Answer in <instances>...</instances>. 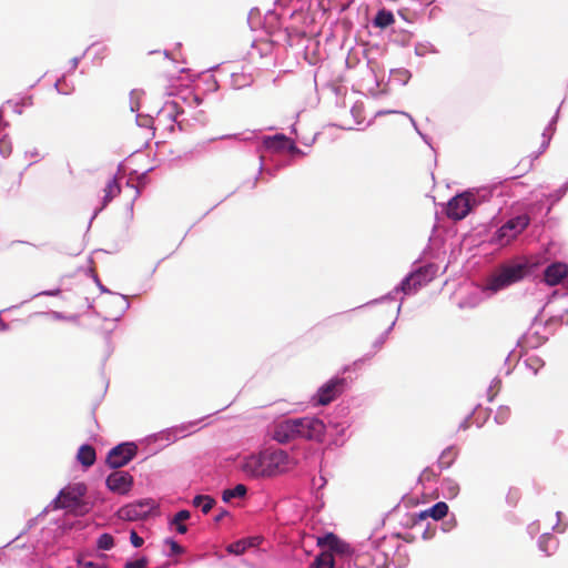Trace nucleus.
I'll list each match as a JSON object with an SVG mask.
<instances>
[{
    "mask_svg": "<svg viewBox=\"0 0 568 568\" xmlns=\"http://www.w3.org/2000/svg\"><path fill=\"white\" fill-rule=\"evenodd\" d=\"M568 275V266L565 263L556 262L546 267L544 280L549 286H555Z\"/></svg>",
    "mask_w": 568,
    "mask_h": 568,
    "instance_id": "2eb2a0df",
    "label": "nucleus"
},
{
    "mask_svg": "<svg viewBox=\"0 0 568 568\" xmlns=\"http://www.w3.org/2000/svg\"><path fill=\"white\" fill-rule=\"evenodd\" d=\"M190 516V511L183 509L178 511L173 519L171 520V524L176 527L179 534H185L187 531V527L186 525L183 524V521L187 520Z\"/></svg>",
    "mask_w": 568,
    "mask_h": 568,
    "instance_id": "b1692460",
    "label": "nucleus"
},
{
    "mask_svg": "<svg viewBox=\"0 0 568 568\" xmlns=\"http://www.w3.org/2000/svg\"><path fill=\"white\" fill-rule=\"evenodd\" d=\"M148 559L142 557L140 559H136L134 561H128L125 565H124V568H148Z\"/></svg>",
    "mask_w": 568,
    "mask_h": 568,
    "instance_id": "c85d7f7f",
    "label": "nucleus"
},
{
    "mask_svg": "<svg viewBox=\"0 0 568 568\" xmlns=\"http://www.w3.org/2000/svg\"><path fill=\"white\" fill-rule=\"evenodd\" d=\"M346 386L345 378H332L327 383H325L316 394V403L318 405L325 406L333 402L337 396H339Z\"/></svg>",
    "mask_w": 568,
    "mask_h": 568,
    "instance_id": "1a4fd4ad",
    "label": "nucleus"
},
{
    "mask_svg": "<svg viewBox=\"0 0 568 568\" xmlns=\"http://www.w3.org/2000/svg\"><path fill=\"white\" fill-rule=\"evenodd\" d=\"M529 225V217L527 215H519L509 221H507L499 230L498 236L499 239H510L516 237L519 233H521Z\"/></svg>",
    "mask_w": 568,
    "mask_h": 568,
    "instance_id": "ddd939ff",
    "label": "nucleus"
},
{
    "mask_svg": "<svg viewBox=\"0 0 568 568\" xmlns=\"http://www.w3.org/2000/svg\"><path fill=\"white\" fill-rule=\"evenodd\" d=\"M130 541L133 545V547L139 548L143 545L144 540L142 537H140L135 530H132L130 534Z\"/></svg>",
    "mask_w": 568,
    "mask_h": 568,
    "instance_id": "7c9ffc66",
    "label": "nucleus"
},
{
    "mask_svg": "<svg viewBox=\"0 0 568 568\" xmlns=\"http://www.w3.org/2000/svg\"><path fill=\"white\" fill-rule=\"evenodd\" d=\"M133 485V477L128 471L116 470L106 478L108 488L116 494H126Z\"/></svg>",
    "mask_w": 568,
    "mask_h": 568,
    "instance_id": "9b49d317",
    "label": "nucleus"
},
{
    "mask_svg": "<svg viewBox=\"0 0 568 568\" xmlns=\"http://www.w3.org/2000/svg\"><path fill=\"white\" fill-rule=\"evenodd\" d=\"M254 546L253 541L252 540H248V539H242V540H237L235 542H232L227 546L226 550L227 552L230 554H234V555H242L245 552V550L248 548V547H252Z\"/></svg>",
    "mask_w": 568,
    "mask_h": 568,
    "instance_id": "a878e982",
    "label": "nucleus"
},
{
    "mask_svg": "<svg viewBox=\"0 0 568 568\" xmlns=\"http://www.w3.org/2000/svg\"><path fill=\"white\" fill-rule=\"evenodd\" d=\"M229 516V511L226 509H220L219 514L215 516L214 520L220 523L224 517Z\"/></svg>",
    "mask_w": 568,
    "mask_h": 568,
    "instance_id": "72a5a7b5",
    "label": "nucleus"
},
{
    "mask_svg": "<svg viewBox=\"0 0 568 568\" xmlns=\"http://www.w3.org/2000/svg\"><path fill=\"white\" fill-rule=\"evenodd\" d=\"M433 276L434 272L432 266L419 267L402 282L400 290L405 294H413L428 284L433 280Z\"/></svg>",
    "mask_w": 568,
    "mask_h": 568,
    "instance_id": "0eeeda50",
    "label": "nucleus"
},
{
    "mask_svg": "<svg viewBox=\"0 0 568 568\" xmlns=\"http://www.w3.org/2000/svg\"><path fill=\"white\" fill-rule=\"evenodd\" d=\"M291 467L290 456L285 450H265L244 458L241 469L252 478L274 477Z\"/></svg>",
    "mask_w": 568,
    "mask_h": 568,
    "instance_id": "f257e3e1",
    "label": "nucleus"
},
{
    "mask_svg": "<svg viewBox=\"0 0 568 568\" xmlns=\"http://www.w3.org/2000/svg\"><path fill=\"white\" fill-rule=\"evenodd\" d=\"M97 546L102 550H110L114 546V538L110 534H102L97 541Z\"/></svg>",
    "mask_w": 568,
    "mask_h": 568,
    "instance_id": "bb28decb",
    "label": "nucleus"
},
{
    "mask_svg": "<svg viewBox=\"0 0 568 568\" xmlns=\"http://www.w3.org/2000/svg\"><path fill=\"white\" fill-rule=\"evenodd\" d=\"M531 272V266L526 260L509 262L500 265L489 277L487 287L494 292L504 290L526 276Z\"/></svg>",
    "mask_w": 568,
    "mask_h": 568,
    "instance_id": "f03ea898",
    "label": "nucleus"
},
{
    "mask_svg": "<svg viewBox=\"0 0 568 568\" xmlns=\"http://www.w3.org/2000/svg\"><path fill=\"white\" fill-rule=\"evenodd\" d=\"M298 438L322 442L325 435V424L316 417L295 418Z\"/></svg>",
    "mask_w": 568,
    "mask_h": 568,
    "instance_id": "39448f33",
    "label": "nucleus"
},
{
    "mask_svg": "<svg viewBox=\"0 0 568 568\" xmlns=\"http://www.w3.org/2000/svg\"><path fill=\"white\" fill-rule=\"evenodd\" d=\"M458 456V449L454 446H450L448 448H446L445 450H443V453L440 454L439 458H438V467L440 469H447L448 467H450L453 465V463L455 462V459L457 458Z\"/></svg>",
    "mask_w": 568,
    "mask_h": 568,
    "instance_id": "6ab92c4d",
    "label": "nucleus"
},
{
    "mask_svg": "<svg viewBox=\"0 0 568 568\" xmlns=\"http://www.w3.org/2000/svg\"><path fill=\"white\" fill-rule=\"evenodd\" d=\"M12 151L11 142L7 139H0V154L6 158Z\"/></svg>",
    "mask_w": 568,
    "mask_h": 568,
    "instance_id": "c756f323",
    "label": "nucleus"
},
{
    "mask_svg": "<svg viewBox=\"0 0 568 568\" xmlns=\"http://www.w3.org/2000/svg\"><path fill=\"white\" fill-rule=\"evenodd\" d=\"M8 125V123H6L3 121V115H2V112L0 111V132Z\"/></svg>",
    "mask_w": 568,
    "mask_h": 568,
    "instance_id": "f704fd0d",
    "label": "nucleus"
},
{
    "mask_svg": "<svg viewBox=\"0 0 568 568\" xmlns=\"http://www.w3.org/2000/svg\"><path fill=\"white\" fill-rule=\"evenodd\" d=\"M77 458L84 467H90L97 459L95 449L91 445H82L78 450Z\"/></svg>",
    "mask_w": 568,
    "mask_h": 568,
    "instance_id": "a211bd4d",
    "label": "nucleus"
},
{
    "mask_svg": "<svg viewBox=\"0 0 568 568\" xmlns=\"http://www.w3.org/2000/svg\"><path fill=\"white\" fill-rule=\"evenodd\" d=\"M394 22V14L385 9L379 10L374 18V26L382 29L389 27Z\"/></svg>",
    "mask_w": 568,
    "mask_h": 568,
    "instance_id": "4be33fe9",
    "label": "nucleus"
},
{
    "mask_svg": "<svg viewBox=\"0 0 568 568\" xmlns=\"http://www.w3.org/2000/svg\"><path fill=\"white\" fill-rule=\"evenodd\" d=\"M78 566L79 568H104L102 565L87 560H78Z\"/></svg>",
    "mask_w": 568,
    "mask_h": 568,
    "instance_id": "473e14b6",
    "label": "nucleus"
},
{
    "mask_svg": "<svg viewBox=\"0 0 568 568\" xmlns=\"http://www.w3.org/2000/svg\"><path fill=\"white\" fill-rule=\"evenodd\" d=\"M437 476H438V474H436V473L434 471V469H432V468L427 467V468H425V469L422 471V474H420V476H419V481H422V483H425V481H433V480H435V479L437 478Z\"/></svg>",
    "mask_w": 568,
    "mask_h": 568,
    "instance_id": "cd10ccee",
    "label": "nucleus"
},
{
    "mask_svg": "<svg viewBox=\"0 0 568 568\" xmlns=\"http://www.w3.org/2000/svg\"><path fill=\"white\" fill-rule=\"evenodd\" d=\"M475 205V195L470 192H465L454 196L448 202L446 214L449 219L459 221L465 219Z\"/></svg>",
    "mask_w": 568,
    "mask_h": 568,
    "instance_id": "20e7f679",
    "label": "nucleus"
},
{
    "mask_svg": "<svg viewBox=\"0 0 568 568\" xmlns=\"http://www.w3.org/2000/svg\"><path fill=\"white\" fill-rule=\"evenodd\" d=\"M317 545L326 549L325 551L345 554L348 551V545L342 541L336 535L329 532L317 538Z\"/></svg>",
    "mask_w": 568,
    "mask_h": 568,
    "instance_id": "dca6fc26",
    "label": "nucleus"
},
{
    "mask_svg": "<svg viewBox=\"0 0 568 568\" xmlns=\"http://www.w3.org/2000/svg\"><path fill=\"white\" fill-rule=\"evenodd\" d=\"M297 433L298 429L295 418L286 419L275 425L272 437L280 444H287L298 438Z\"/></svg>",
    "mask_w": 568,
    "mask_h": 568,
    "instance_id": "f8f14e48",
    "label": "nucleus"
},
{
    "mask_svg": "<svg viewBox=\"0 0 568 568\" xmlns=\"http://www.w3.org/2000/svg\"><path fill=\"white\" fill-rule=\"evenodd\" d=\"M104 197H103V205H106L109 202H111L115 196H118L121 192V187L116 181L115 178H112L109 180L104 187Z\"/></svg>",
    "mask_w": 568,
    "mask_h": 568,
    "instance_id": "412c9836",
    "label": "nucleus"
},
{
    "mask_svg": "<svg viewBox=\"0 0 568 568\" xmlns=\"http://www.w3.org/2000/svg\"><path fill=\"white\" fill-rule=\"evenodd\" d=\"M154 508L155 503L152 499H143L120 508L119 516L124 520H141L146 518Z\"/></svg>",
    "mask_w": 568,
    "mask_h": 568,
    "instance_id": "6e6552de",
    "label": "nucleus"
},
{
    "mask_svg": "<svg viewBox=\"0 0 568 568\" xmlns=\"http://www.w3.org/2000/svg\"><path fill=\"white\" fill-rule=\"evenodd\" d=\"M104 568H106V567L104 566Z\"/></svg>",
    "mask_w": 568,
    "mask_h": 568,
    "instance_id": "c9c22d12",
    "label": "nucleus"
},
{
    "mask_svg": "<svg viewBox=\"0 0 568 568\" xmlns=\"http://www.w3.org/2000/svg\"><path fill=\"white\" fill-rule=\"evenodd\" d=\"M170 546L172 555H180L183 552V548L174 540L170 539L166 541Z\"/></svg>",
    "mask_w": 568,
    "mask_h": 568,
    "instance_id": "2f4dec72",
    "label": "nucleus"
},
{
    "mask_svg": "<svg viewBox=\"0 0 568 568\" xmlns=\"http://www.w3.org/2000/svg\"><path fill=\"white\" fill-rule=\"evenodd\" d=\"M311 568H334V557L329 551H322L312 564Z\"/></svg>",
    "mask_w": 568,
    "mask_h": 568,
    "instance_id": "5701e85b",
    "label": "nucleus"
},
{
    "mask_svg": "<svg viewBox=\"0 0 568 568\" xmlns=\"http://www.w3.org/2000/svg\"><path fill=\"white\" fill-rule=\"evenodd\" d=\"M264 145L268 151L273 152L287 151L292 153L297 150L294 142L284 134H276L274 136L265 138Z\"/></svg>",
    "mask_w": 568,
    "mask_h": 568,
    "instance_id": "4468645a",
    "label": "nucleus"
},
{
    "mask_svg": "<svg viewBox=\"0 0 568 568\" xmlns=\"http://www.w3.org/2000/svg\"><path fill=\"white\" fill-rule=\"evenodd\" d=\"M448 513V506L445 501H438L435 505H433L430 508L422 511L419 514V517L422 519H425L427 517H432L435 520L443 519Z\"/></svg>",
    "mask_w": 568,
    "mask_h": 568,
    "instance_id": "f3484780",
    "label": "nucleus"
},
{
    "mask_svg": "<svg viewBox=\"0 0 568 568\" xmlns=\"http://www.w3.org/2000/svg\"><path fill=\"white\" fill-rule=\"evenodd\" d=\"M193 506L201 507L203 514H209L215 505V499L209 495H196L192 501Z\"/></svg>",
    "mask_w": 568,
    "mask_h": 568,
    "instance_id": "aec40b11",
    "label": "nucleus"
},
{
    "mask_svg": "<svg viewBox=\"0 0 568 568\" xmlns=\"http://www.w3.org/2000/svg\"><path fill=\"white\" fill-rule=\"evenodd\" d=\"M87 494V486L82 483L69 485L61 489L54 499L55 509H68L77 516H82L89 511L85 503L82 500Z\"/></svg>",
    "mask_w": 568,
    "mask_h": 568,
    "instance_id": "7ed1b4c3",
    "label": "nucleus"
},
{
    "mask_svg": "<svg viewBox=\"0 0 568 568\" xmlns=\"http://www.w3.org/2000/svg\"><path fill=\"white\" fill-rule=\"evenodd\" d=\"M138 447L133 443H123L113 447L108 456L106 464L111 468H120L130 463L136 455Z\"/></svg>",
    "mask_w": 568,
    "mask_h": 568,
    "instance_id": "423d86ee",
    "label": "nucleus"
},
{
    "mask_svg": "<svg viewBox=\"0 0 568 568\" xmlns=\"http://www.w3.org/2000/svg\"><path fill=\"white\" fill-rule=\"evenodd\" d=\"M548 143L549 138L545 133H535L521 142L520 150L532 161L546 150Z\"/></svg>",
    "mask_w": 568,
    "mask_h": 568,
    "instance_id": "9d476101",
    "label": "nucleus"
},
{
    "mask_svg": "<svg viewBox=\"0 0 568 568\" xmlns=\"http://www.w3.org/2000/svg\"><path fill=\"white\" fill-rule=\"evenodd\" d=\"M246 491V487L243 484H239L232 489H225L222 493V499L225 503H230L233 498L245 496Z\"/></svg>",
    "mask_w": 568,
    "mask_h": 568,
    "instance_id": "393cba45",
    "label": "nucleus"
}]
</instances>
